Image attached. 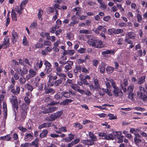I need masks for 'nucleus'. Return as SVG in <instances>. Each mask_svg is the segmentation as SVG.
<instances>
[{"label": "nucleus", "mask_w": 147, "mask_h": 147, "mask_svg": "<svg viewBox=\"0 0 147 147\" xmlns=\"http://www.w3.org/2000/svg\"><path fill=\"white\" fill-rule=\"evenodd\" d=\"M88 43L90 45L96 48H100L103 47L101 40L97 39L93 37L89 39Z\"/></svg>", "instance_id": "1"}, {"label": "nucleus", "mask_w": 147, "mask_h": 147, "mask_svg": "<svg viewBox=\"0 0 147 147\" xmlns=\"http://www.w3.org/2000/svg\"><path fill=\"white\" fill-rule=\"evenodd\" d=\"M139 88L140 90L137 92V97L142 100L144 102H147V97L145 95L144 88L141 86Z\"/></svg>", "instance_id": "2"}, {"label": "nucleus", "mask_w": 147, "mask_h": 147, "mask_svg": "<svg viewBox=\"0 0 147 147\" xmlns=\"http://www.w3.org/2000/svg\"><path fill=\"white\" fill-rule=\"evenodd\" d=\"M112 87L113 88V92L115 96L120 97H121L123 96V93L121 90L116 86V84H113L112 85Z\"/></svg>", "instance_id": "3"}, {"label": "nucleus", "mask_w": 147, "mask_h": 147, "mask_svg": "<svg viewBox=\"0 0 147 147\" xmlns=\"http://www.w3.org/2000/svg\"><path fill=\"white\" fill-rule=\"evenodd\" d=\"M58 109V107H51L49 108H46L45 110L39 112V114H47L51 113L57 110Z\"/></svg>", "instance_id": "4"}, {"label": "nucleus", "mask_w": 147, "mask_h": 147, "mask_svg": "<svg viewBox=\"0 0 147 147\" xmlns=\"http://www.w3.org/2000/svg\"><path fill=\"white\" fill-rule=\"evenodd\" d=\"M10 102L12 104V105L13 108H15L17 110L18 108V103L16 96L15 95H12L10 98Z\"/></svg>", "instance_id": "5"}, {"label": "nucleus", "mask_w": 147, "mask_h": 147, "mask_svg": "<svg viewBox=\"0 0 147 147\" xmlns=\"http://www.w3.org/2000/svg\"><path fill=\"white\" fill-rule=\"evenodd\" d=\"M114 134L113 135L111 134H109L108 135L107 134L106 137L105 138H103V139L107 140H113L114 139L116 138V136L121 134V132H117V131H116L114 133Z\"/></svg>", "instance_id": "6"}, {"label": "nucleus", "mask_w": 147, "mask_h": 147, "mask_svg": "<svg viewBox=\"0 0 147 147\" xmlns=\"http://www.w3.org/2000/svg\"><path fill=\"white\" fill-rule=\"evenodd\" d=\"M56 74L60 77H66V76L65 74L63 73H62V70L61 68L60 67H57L56 69Z\"/></svg>", "instance_id": "7"}, {"label": "nucleus", "mask_w": 147, "mask_h": 147, "mask_svg": "<svg viewBox=\"0 0 147 147\" xmlns=\"http://www.w3.org/2000/svg\"><path fill=\"white\" fill-rule=\"evenodd\" d=\"M40 79H36L34 82L35 86L36 87L38 88V90H42L43 89V85L42 83L40 82Z\"/></svg>", "instance_id": "8"}, {"label": "nucleus", "mask_w": 147, "mask_h": 147, "mask_svg": "<svg viewBox=\"0 0 147 147\" xmlns=\"http://www.w3.org/2000/svg\"><path fill=\"white\" fill-rule=\"evenodd\" d=\"M106 80L107 81H105V83L107 88H110L111 87L110 83H111L112 86V85L113 84H115V82L112 79L108 80L106 78Z\"/></svg>", "instance_id": "9"}, {"label": "nucleus", "mask_w": 147, "mask_h": 147, "mask_svg": "<svg viewBox=\"0 0 147 147\" xmlns=\"http://www.w3.org/2000/svg\"><path fill=\"white\" fill-rule=\"evenodd\" d=\"M12 37L11 38L12 42L13 43H15L18 38V34L16 32L13 31L12 33Z\"/></svg>", "instance_id": "10"}, {"label": "nucleus", "mask_w": 147, "mask_h": 147, "mask_svg": "<svg viewBox=\"0 0 147 147\" xmlns=\"http://www.w3.org/2000/svg\"><path fill=\"white\" fill-rule=\"evenodd\" d=\"M20 88L19 86H16V88L12 89L10 90V92L15 95H18L20 93Z\"/></svg>", "instance_id": "11"}, {"label": "nucleus", "mask_w": 147, "mask_h": 147, "mask_svg": "<svg viewBox=\"0 0 147 147\" xmlns=\"http://www.w3.org/2000/svg\"><path fill=\"white\" fill-rule=\"evenodd\" d=\"M74 135L69 134L68 135V137L64 138V140L66 142H70L74 139Z\"/></svg>", "instance_id": "12"}, {"label": "nucleus", "mask_w": 147, "mask_h": 147, "mask_svg": "<svg viewBox=\"0 0 147 147\" xmlns=\"http://www.w3.org/2000/svg\"><path fill=\"white\" fill-rule=\"evenodd\" d=\"M82 143L84 144L89 146H91L94 144V142H93L90 140L87 139L82 140Z\"/></svg>", "instance_id": "13"}, {"label": "nucleus", "mask_w": 147, "mask_h": 147, "mask_svg": "<svg viewBox=\"0 0 147 147\" xmlns=\"http://www.w3.org/2000/svg\"><path fill=\"white\" fill-rule=\"evenodd\" d=\"M69 63H68V65H65L64 67L65 72H67L72 68L71 65H73V63L72 61H69Z\"/></svg>", "instance_id": "14"}, {"label": "nucleus", "mask_w": 147, "mask_h": 147, "mask_svg": "<svg viewBox=\"0 0 147 147\" xmlns=\"http://www.w3.org/2000/svg\"><path fill=\"white\" fill-rule=\"evenodd\" d=\"M4 41L2 44V46H5V47L7 48L8 47L9 45V39L8 36H6L4 38Z\"/></svg>", "instance_id": "15"}, {"label": "nucleus", "mask_w": 147, "mask_h": 147, "mask_svg": "<svg viewBox=\"0 0 147 147\" xmlns=\"http://www.w3.org/2000/svg\"><path fill=\"white\" fill-rule=\"evenodd\" d=\"M88 135L90 138L91 139V140H92L93 142L97 141V139L96 137L91 132H89Z\"/></svg>", "instance_id": "16"}, {"label": "nucleus", "mask_w": 147, "mask_h": 147, "mask_svg": "<svg viewBox=\"0 0 147 147\" xmlns=\"http://www.w3.org/2000/svg\"><path fill=\"white\" fill-rule=\"evenodd\" d=\"M51 123H45L39 125L38 127V128L41 129L42 128L50 127L51 126Z\"/></svg>", "instance_id": "17"}, {"label": "nucleus", "mask_w": 147, "mask_h": 147, "mask_svg": "<svg viewBox=\"0 0 147 147\" xmlns=\"http://www.w3.org/2000/svg\"><path fill=\"white\" fill-rule=\"evenodd\" d=\"M106 64L104 63H102L99 65V69L101 73L103 74L105 71Z\"/></svg>", "instance_id": "18"}, {"label": "nucleus", "mask_w": 147, "mask_h": 147, "mask_svg": "<svg viewBox=\"0 0 147 147\" xmlns=\"http://www.w3.org/2000/svg\"><path fill=\"white\" fill-rule=\"evenodd\" d=\"M24 8L20 6H16L15 9V10L19 15L23 13L22 11Z\"/></svg>", "instance_id": "19"}, {"label": "nucleus", "mask_w": 147, "mask_h": 147, "mask_svg": "<svg viewBox=\"0 0 147 147\" xmlns=\"http://www.w3.org/2000/svg\"><path fill=\"white\" fill-rule=\"evenodd\" d=\"M73 101V100L70 99H66L65 100L61 102L60 104L61 105H66L69 103H71Z\"/></svg>", "instance_id": "20"}, {"label": "nucleus", "mask_w": 147, "mask_h": 147, "mask_svg": "<svg viewBox=\"0 0 147 147\" xmlns=\"http://www.w3.org/2000/svg\"><path fill=\"white\" fill-rule=\"evenodd\" d=\"M44 89L45 90L44 93L45 94H47L50 93L53 94L55 92L54 90L51 88H47L45 87Z\"/></svg>", "instance_id": "21"}, {"label": "nucleus", "mask_w": 147, "mask_h": 147, "mask_svg": "<svg viewBox=\"0 0 147 147\" xmlns=\"http://www.w3.org/2000/svg\"><path fill=\"white\" fill-rule=\"evenodd\" d=\"M135 36V34L133 32H130L128 33L126 36L125 38H129L133 39Z\"/></svg>", "instance_id": "22"}, {"label": "nucleus", "mask_w": 147, "mask_h": 147, "mask_svg": "<svg viewBox=\"0 0 147 147\" xmlns=\"http://www.w3.org/2000/svg\"><path fill=\"white\" fill-rule=\"evenodd\" d=\"M24 87L26 89L30 92L32 91L33 89V86L29 83H27L25 84L24 86Z\"/></svg>", "instance_id": "23"}, {"label": "nucleus", "mask_w": 147, "mask_h": 147, "mask_svg": "<svg viewBox=\"0 0 147 147\" xmlns=\"http://www.w3.org/2000/svg\"><path fill=\"white\" fill-rule=\"evenodd\" d=\"M145 79L146 77L144 76L139 78L138 80V84H143L145 81Z\"/></svg>", "instance_id": "24"}, {"label": "nucleus", "mask_w": 147, "mask_h": 147, "mask_svg": "<svg viewBox=\"0 0 147 147\" xmlns=\"http://www.w3.org/2000/svg\"><path fill=\"white\" fill-rule=\"evenodd\" d=\"M48 133L47 130L46 129L44 130L40 134V137L41 138H43L45 137Z\"/></svg>", "instance_id": "25"}, {"label": "nucleus", "mask_w": 147, "mask_h": 147, "mask_svg": "<svg viewBox=\"0 0 147 147\" xmlns=\"http://www.w3.org/2000/svg\"><path fill=\"white\" fill-rule=\"evenodd\" d=\"M63 82L61 78L56 80L54 82V85L55 86H59Z\"/></svg>", "instance_id": "26"}, {"label": "nucleus", "mask_w": 147, "mask_h": 147, "mask_svg": "<svg viewBox=\"0 0 147 147\" xmlns=\"http://www.w3.org/2000/svg\"><path fill=\"white\" fill-rule=\"evenodd\" d=\"M29 73L32 77H34L36 74V71L32 69H30L29 70Z\"/></svg>", "instance_id": "27"}, {"label": "nucleus", "mask_w": 147, "mask_h": 147, "mask_svg": "<svg viewBox=\"0 0 147 147\" xmlns=\"http://www.w3.org/2000/svg\"><path fill=\"white\" fill-rule=\"evenodd\" d=\"M11 15L13 20L15 21H17L16 14L14 9H12L11 11Z\"/></svg>", "instance_id": "28"}, {"label": "nucleus", "mask_w": 147, "mask_h": 147, "mask_svg": "<svg viewBox=\"0 0 147 147\" xmlns=\"http://www.w3.org/2000/svg\"><path fill=\"white\" fill-rule=\"evenodd\" d=\"M114 52V50H107L105 51H103L102 54V55H104L106 54H113Z\"/></svg>", "instance_id": "29"}, {"label": "nucleus", "mask_w": 147, "mask_h": 147, "mask_svg": "<svg viewBox=\"0 0 147 147\" xmlns=\"http://www.w3.org/2000/svg\"><path fill=\"white\" fill-rule=\"evenodd\" d=\"M134 88V85L131 84L128 87L127 91L128 93H131L133 91Z\"/></svg>", "instance_id": "30"}, {"label": "nucleus", "mask_w": 147, "mask_h": 147, "mask_svg": "<svg viewBox=\"0 0 147 147\" xmlns=\"http://www.w3.org/2000/svg\"><path fill=\"white\" fill-rule=\"evenodd\" d=\"M46 11L47 13L48 14L52 13L54 11V8L53 7H49L47 8Z\"/></svg>", "instance_id": "31"}, {"label": "nucleus", "mask_w": 147, "mask_h": 147, "mask_svg": "<svg viewBox=\"0 0 147 147\" xmlns=\"http://www.w3.org/2000/svg\"><path fill=\"white\" fill-rule=\"evenodd\" d=\"M114 69L113 67L109 66L106 68V70L108 73H111L113 71Z\"/></svg>", "instance_id": "32"}, {"label": "nucleus", "mask_w": 147, "mask_h": 147, "mask_svg": "<svg viewBox=\"0 0 147 147\" xmlns=\"http://www.w3.org/2000/svg\"><path fill=\"white\" fill-rule=\"evenodd\" d=\"M32 137V136L31 134H27L25 138V139L26 140L28 141H30Z\"/></svg>", "instance_id": "33"}, {"label": "nucleus", "mask_w": 147, "mask_h": 147, "mask_svg": "<svg viewBox=\"0 0 147 147\" xmlns=\"http://www.w3.org/2000/svg\"><path fill=\"white\" fill-rule=\"evenodd\" d=\"M62 95H61V93H58L54 96V98L56 99H61L62 97Z\"/></svg>", "instance_id": "34"}, {"label": "nucleus", "mask_w": 147, "mask_h": 147, "mask_svg": "<svg viewBox=\"0 0 147 147\" xmlns=\"http://www.w3.org/2000/svg\"><path fill=\"white\" fill-rule=\"evenodd\" d=\"M42 61L41 60H40L39 62V59L37 60V62L36 63V66L38 67L39 68H40L42 65Z\"/></svg>", "instance_id": "35"}, {"label": "nucleus", "mask_w": 147, "mask_h": 147, "mask_svg": "<svg viewBox=\"0 0 147 147\" xmlns=\"http://www.w3.org/2000/svg\"><path fill=\"white\" fill-rule=\"evenodd\" d=\"M107 116L109 117V119L111 120H113L117 119V117L116 115H114V114L109 113L107 115Z\"/></svg>", "instance_id": "36"}, {"label": "nucleus", "mask_w": 147, "mask_h": 147, "mask_svg": "<svg viewBox=\"0 0 147 147\" xmlns=\"http://www.w3.org/2000/svg\"><path fill=\"white\" fill-rule=\"evenodd\" d=\"M24 63H25L27 64L30 67L32 66V61H30L29 59L26 58L24 59Z\"/></svg>", "instance_id": "37"}, {"label": "nucleus", "mask_w": 147, "mask_h": 147, "mask_svg": "<svg viewBox=\"0 0 147 147\" xmlns=\"http://www.w3.org/2000/svg\"><path fill=\"white\" fill-rule=\"evenodd\" d=\"M61 95H62V96H64V97L67 98H69L70 96L69 93L67 92L61 93Z\"/></svg>", "instance_id": "38"}, {"label": "nucleus", "mask_w": 147, "mask_h": 147, "mask_svg": "<svg viewBox=\"0 0 147 147\" xmlns=\"http://www.w3.org/2000/svg\"><path fill=\"white\" fill-rule=\"evenodd\" d=\"M80 32L81 34H89L91 33V31L86 30H81L80 31Z\"/></svg>", "instance_id": "39"}, {"label": "nucleus", "mask_w": 147, "mask_h": 147, "mask_svg": "<svg viewBox=\"0 0 147 147\" xmlns=\"http://www.w3.org/2000/svg\"><path fill=\"white\" fill-rule=\"evenodd\" d=\"M107 34L109 35L114 34V29L112 28L109 29L107 30Z\"/></svg>", "instance_id": "40"}, {"label": "nucleus", "mask_w": 147, "mask_h": 147, "mask_svg": "<svg viewBox=\"0 0 147 147\" xmlns=\"http://www.w3.org/2000/svg\"><path fill=\"white\" fill-rule=\"evenodd\" d=\"M16 71L19 74H20L22 76H23V71L21 67H18L17 69H16Z\"/></svg>", "instance_id": "41"}, {"label": "nucleus", "mask_w": 147, "mask_h": 147, "mask_svg": "<svg viewBox=\"0 0 147 147\" xmlns=\"http://www.w3.org/2000/svg\"><path fill=\"white\" fill-rule=\"evenodd\" d=\"M105 89L104 88H100V89L98 91L99 92V94L100 95L102 96H103L105 94Z\"/></svg>", "instance_id": "42"}, {"label": "nucleus", "mask_w": 147, "mask_h": 147, "mask_svg": "<svg viewBox=\"0 0 147 147\" xmlns=\"http://www.w3.org/2000/svg\"><path fill=\"white\" fill-rule=\"evenodd\" d=\"M26 79L24 77H21L19 79V82L21 84H24L26 82Z\"/></svg>", "instance_id": "43"}, {"label": "nucleus", "mask_w": 147, "mask_h": 147, "mask_svg": "<svg viewBox=\"0 0 147 147\" xmlns=\"http://www.w3.org/2000/svg\"><path fill=\"white\" fill-rule=\"evenodd\" d=\"M43 13V11L41 9H39L38 10V18L40 20H42V18H41L42 15Z\"/></svg>", "instance_id": "44"}, {"label": "nucleus", "mask_w": 147, "mask_h": 147, "mask_svg": "<svg viewBox=\"0 0 147 147\" xmlns=\"http://www.w3.org/2000/svg\"><path fill=\"white\" fill-rule=\"evenodd\" d=\"M123 32V30L121 29H114V34H118L121 33Z\"/></svg>", "instance_id": "45"}, {"label": "nucleus", "mask_w": 147, "mask_h": 147, "mask_svg": "<svg viewBox=\"0 0 147 147\" xmlns=\"http://www.w3.org/2000/svg\"><path fill=\"white\" fill-rule=\"evenodd\" d=\"M24 100L25 103L27 105L29 104L31 101L30 99L27 96L25 97L24 98Z\"/></svg>", "instance_id": "46"}, {"label": "nucleus", "mask_w": 147, "mask_h": 147, "mask_svg": "<svg viewBox=\"0 0 147 147\" xmlns=\"http://www.w3.org/2000/svg\"><path fill=\"white\" fill-rule=\"evenodd\" d=\"M80 139L79 138H77L74 141H72L70 143V144H71V146H73L75 144H77L80 141Z\"/></svg>", "instance_id": "47"}, {"label": "nucleus", "mask_w": 147, "mask_h": 147, "mask_svg": "<svg viewBox=\"0 0 147 147\" xmlns=\"http://www.w3.org/2000/svg\"><path fill=\"white\" fill-rule=\"evenodd\" d=\"M52 70V69L51 68V67H45V73L47 74L49 73Z\"/></svg>", "instance_id": "48"}, {"label": "nucleus", "mask_w": 147, "mask_h": 147, "mask_svg": "<svg viewBox=\"0 0 147 147\" xmlns=\"http://www.w3.org/2000/svg\"><path fill=\"white\" fill-rule=\"evenodd\" d=\"M39 141V140L38 139H36L34 140V141L32 142L31 144L32 145H34V146H36L38 145V142Z\"/></svg>", "instance_id": "49"}, {"label": "nucleus", "mask_w": 147, "mask_h": 147, "mask_svg": "<svg viewBox=\"0 0 147 147\" xmlns=\"http://www.w3.org/2000/svg\"><path fill=\"white\" fill-rule=\"evenodd\" d=\"M18 128L21 131L23 132H26L27 129L25 128H24L22 127V126H19L18 127Z\"/></svg>", "instance_id": "50"}, {"label": "nucleus", "mask_w": 147, "mask_h": 147, "mask_svg": "<svg viewBox=\"0 0 147 147\" xmlns=\"http://www.w3.org/2000/svg\"><path fill=\"white\" fill-rule=\"evenodd\" d=\"M50 118L52 121H54L58 117L55 113H54L51 115Z\"/></svg>", "instance_id": "51"}, {"label": "nucleus", "mask_w": 147, "mask_h": 147, "mask_svg": "<svg viewBox=\"0 0 147 147\" xmlns=\"http://www.w3.org/2000/svg\"><path fill=\"white\" fill-rule=\"evenodd\" d=\"M105 93L107 94L109 96H111L112 95L111 92L109 90L108 88L105 89L104 90Z\"/></svg>", "instance_id": "52"}, {"label": "nucleus", "mask_w": 147, "mask_h": 147, "mask_svg": "<svg viewBox=\"0 0 147 147\" xmlns=\"http://www.w3.org/2000/svg\"><path fill=\"white\" fill-rule=\"evenodd\" d=\"M27 0H24L21 2L20 6H21V7H23L24 8L25 5L27 3Z\"/></svg>", "instance_id": "53"}, {"label": "nucleus", "mask_w": 147, "mask_h": 147, "mask_svg": "<svg viewBox=\"0 0 147 147\" xmlns=\"http://www.w3.org/2000/svg\"><path fill=\"white\" fill-rule=\"evenodd\" d=\"M23 43L25 46H27L28 45V42L25 36H24L23 40Z\"/></svg>", "instance_id": "54"}, {"label": "nucleus", "mask_w": 147, "mask_h": 147, "mask_svg": "<svg viewBox=\"0 0 147 147\" xmlns=\"http://www.w3.org/2000/svg\"><path fill=\"white\" fill-rule=\"evenodd\" d=\"M59 26H55V27H53L50 30V32L52 33H54L56 30V29L58 28Z\"/></svg>", "instance_id": "55"}, {"label": "nucleus", "mask_w": 147, "mask_h": 147, "mask_svg": "<svg viewBox=\"0 0 147 147\" xmlns=\"http://www.w3.org/2000/svg\"><path fill=\"white\" fill-rule=\"evenodd\" d=\"M134 141L136 144H138L141 142V140L139 138H135L134 139Z\"/></svg>", "instance_id": "56"}, {"label": "nucleus", "mask_w": 147, "mask_h": 147, "mask_svg": "<svg viewBox=\"0 0 147 147\" xmlns=\"http://www.w3.org/2000/svg\"><path fill=\"white\" fill-rule=\"evenodd\" d=\"M73 21L71 22H70L69 25L70 26H73L74 25L78 23V21L75 20H73Z\"/></svg>", "instance_id": "57"}, {"label": "nucleus", "mask_w": 147, "mask_h": 147, "mask_svg": "<svg viewBox=\"0 0 147 147\" xmlns=\"http://www.w3.org/2000/svg\"><path fill=\"white\" fill-rule=\"evenodd\" d=\"M137 17L138 21L140 22L142 20V18L141 15L139 13H138L137 15Z\"/></svg>", "instance_id": "58"}, {"label": "nucleus", "mask_w": 147, "mask_h": 147, "mask_svg": "<svg viewBox=\"0 0 147 147\" xmlns=\"http://www.w3.org/2000/svg\"><path fill=\"white\" fill-rule=\"evenodd\" d=\"M71 88L76 91L77 90H78L79 88L78 85L76 84H74L72 85Z\"/></svg>", "instance_id": "59"}, {"label": "nucleus", "mask_w": 147, "mask_h": 147, "mask_svg": "<svg viewBox=\"0 0 147 147\" xmlns=\"http://www.w3.org/2000/svg\"><path fill=\"white\" fill-rule=\"evenodd\" d=\"M63 111L61 110L55 113L57 117H59L63 113Z\"/></svg>", "instance_id": "60"}, {"label": "nucleus", "mask_w": 147, "mask_h": 147, "mask_svg": "<svg viewBox=\"0 0 147 147\" xmlns=\"http://www.w3.org/2000/svg\"><path fill=\"white\" fill-rule=\"evenodd\" d=\"M53 8H54V9H61L60 8V5L58 4H54L53 5Z\"/></svg>", "instance_id": "61"}, {"label": "nucleus", "mask_w": 147, "mask_h": 147, "mask_svg": "<svg viewBox=\"0 0 147 147\" xmlns=\"http://www.w3.org/2000/svg\"><path fill=\"white\" fill-rule=\"evenodd\" d=\"M48 77H49V81L50 80H52V79L55 80H56L57 78V77L56 75L53 76H51V75L50 76H48Z\"/></svg>", "instance_id": "62"}, {"label": "nucleus", "mask_w": 147, "mask_h": 147, "mask_svg": "<svg viewBox=\"0 0 147 147\" xmlns=\"http://www.w3.org/2000/svg\"><path fill=\"white\" fill-rule=\"evenodd\" d=\"M44 64L45 65V67H50L51 66V63L47 60L45 61Z\"/></svg>", "instance_id": "63"}, {"label": "nucleus", "mask_w": 147, "mask_h": 147, "mask_svg": "<svg viewBox=\"0 0 147 147\" xmlns=\"http://www.w3.org/2000/svg\"><path fill=\"white\" fill-rule=\"evenodd\" d=\"M23 147H27L28 146H31V144L30 143H25L24 144H22L21 145Z\"/></svg>", "instance_id": "64"}]
</instances>
